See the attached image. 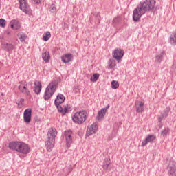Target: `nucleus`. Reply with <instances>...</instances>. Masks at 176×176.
Wrapping results in <instances>:
<instances>
[{"mask_svg": "<svg viewBox=\"0 0 176 176\" xmlns=\"http://www.w3.org/2000/svg\"><path fill=\"white\" fill-rule=\"evenodd\" d=\"M155 8V0H145L142 3L138 6L134 10L133 14V21H138L141 16L146 12L152 10Z\"/></svg>", "mask_w": 176, "mask_h": 176, "instance_id": "obj_1", "label": "nucleus"}, {"mask_svg": "<svg viewBox=\"0 0 176 176\" xmlns=\"http://www.w3.org/2000/svg\"><path fill=\"white\" fill-rule=\"evenodd\" d=\"M10 149L12 151H16L19 153H23V155H27L30 153L31 148L28 144L24 142H12L9 144Z\"/></svg>", "mask_w": 176, "mask_h": 176, "instance_id": "obj_2", "label": "nucleus"}, {"mask_svg": "<svg viewBox=\"0 0 176 176\" xmlns=\"http://www.w3.org/2000/svg\"><path fill=\"white\" fill-rule=\"evenodd\" d=\"M56 135H57V130L56 128H50L47 133V140L45 142V146L48 152H52L54 146V141H56Z\"/></svg>", "mask_w": 176, "mask_h": 176, "instance_id": "obj_3", "label": "nucleus"}, {"mask_svg": "<svg viewBox=\"0 0 176 176\" xmlns=\"http://www.w3.org/2000/svg\"><path fill=\"white\" fill-rule=\"evenodd\" d=\"M87 119V112L86 111L82 110L75 113V114L72 117V120L74 123L77 124H83L86 120Z\"/></svg>", "mask_w": 176, "mask_h": 176, "instance_id": "obj_4", "label": "nucleus"}, {"mask_svg": "<svg viewBox=\"0 0 176 176\" xmlns=\"http://www.w3.org/2000/svg\"><path fill=\"white\" fill-rule=\"evenodd\" d=\"M56 89H57V82L53 81L49 84L45 89V92L44 94V99L45 101L50 100V98L54 94V91H56Z\"/></svg>", "mask_w": 176, "mask_h": 176, "instance_id": "obj_5", "label": "nucleus"}, {"mask_svg": "<svg viewBox=\"0 0 176 176\" xmlns=\"http://www.w3.org/2000/svg\"><path fill=\"white\" fill-rule=\"evenodd\" d=\"M123 56H124V51L122 49H116L113 52V57L117 61H120L123 58Z\"/></svg>", "mask_w": 176, "mask_h": 176, "instance_id": "obj_6", "label": "nucleus"}, {"mask_svg": "<svg viewBox=\"0 0 176 176\" xmlns=\"http://www.w3.org/2000/svg\"><path fill=\"white\" fill-rule=\"evenodd\" d=\"M97 130H98V125L97 123H94L91 126L87 128L86 136L90 137V135L96 134V133H97Z\"/></svg>", "mask_w": 176, "mask_h": 176, "instance_id": "obj_7", "label": "nucleus"}, {"mask_svg": "<svg viewBox=\"0 0 176 176\" xmlns=\"http://www.w3.org/2000/svg\"><path fill=\"white\" fill-rule=\"evenodd\" d=\"M169 176H176V163L174 161H170L168 166Z\"/></svg>", "mask_w": 176, "mask_h": 176, "instance_id": "obj_8", "label": "nucleus"}, {"mask_svg": "<svg viewBox=\"0 0 176 176\" xmlns=\"http://www.w3.org/2000/svg\"><path fill=\"white\" fill-rule=\"evenodd\" d=\"M65 137L66 140V144L67 148L71 146V144H72V131L67 130L65 131Z\"/></svg>", "mask_w": 176, "mask_h": 176, "instance_id": "obj_9", "label": "nucleus"}, {"mask_svg": "<svg viewBox=\"0 0 176 176\" xmlns=\"http://www.w3.org/2000/svg\"><path fill=\"white\" fill-rule=\"evenodd\" d=\"M32 113V110L31 109H26L23 113V120L25 123L31 122V114Z\"/></svg>", "mask_w": 176, "mask_h": 176, "instance_id": "obj_10", "label": "nucleus"}, {"mask_svg": "<svg viewBox=\"0 0 176 176\" xmlns=\"http://www.w3.org/2000/svg\"><path fill=\"white\" fill-rule=\"evenodd\" d=\"M19 91L21 93H23V94L28 96L30 94V90L27 89V84L24 85V82L20 81L19 82V85L18 87Z\"/></svg>", "mask_w": 176, "mask_h": 176, "instance_id": "obj_11", "label": "nucleus"}, {"mask_svg": "<svg viewBox=\"0 0 176 176\" xmlns=\"http://www.w3.org/2000/svg\"><path fill=\"white\" fill-rule=\"evenodd\" d=\"M61 60L65 64H68V63H71V61H72V54L67 53V54H65V55H63L61 56Z\"/></svg>", "mask_w": 176, "mask_h": 176, "instance_id": "obj_12", "label": "nucleus"}, {"mask_svg": "<svg viewBox=\"0 0 176 176\" xmlns=\"http://www.w3.org/2000/svg\"><path fill=\"white\" fill-rule=\"evenodd\" d=\"M135 109H136V112L138 113H140L145 109V107L144 106V102L142 101H136L135 104Z\"/></svg>", "mask_w": 176, "mask_h": 176, "instance_id": "obj_13", "label": "nucleus"}, {"mask_svg": "<svg viewBox=\"0 0 176 176\" xmlns=\"http://www.w3.org/2000/svg\"><path fill=\"white\" fill-rule=\"evenodd\" d=\"M156 137L153 135H149L148 137L145 138V140L142 142L141 146H146L148 142H153Z\"/></svg>", "mask_w": 176, "mask_h": 176, "instance_id": "obj_14", "label": "nucleus"}, {"mask_svg": "<svg viewBox=\"0 0 176 176\" xmlns=\"http://www.w3.org/2000/svg\"><path fill=\"white\" fill-rule=\"evenodd\" d=\"M64 101H65V97L64 95L59 94L55 99L54 104L55 105H61Z\"/></svg>", "mask_w": 176, "mask_h": 176, "instance_id": "obj_15", "label": "nucleus"}, {"mask_svg": "<svg viewBox=\"0 0 176 176\" xmlns=\"http://www.w3.org/2000/svg\"><path fill=\"white\" fill-rule=\"evenodd\" d=\"M19 3V9L23 11L25 13V12L28 11V6H27V1L26 0H18Z\"/></svg>", "mask_w": 176, "mask_h": 176, "instance_id": "obj_16", "label": "nucleus"}, {"mask_svg": "<svg viewBox=\"0 0 176 176\" xmlns=\"http://www.w3.org/2000/svg\"><path fill=\"white\" fill-rule=\"evenodd\" d=\"M170 111H171V109L170 107H166L163 113H162L161 116L158 118V121L160 122L163 119H166L167 116H168V113H170Z\"/></svg>", "mask_w": 176, "mask_h": 176, "instance_id": "obj_17", "label": "nucleus"}, {"mask_svg": "<svg viewBox=\"0 0 176 176\" xmlns=\"http://www.w3.org/2000/svg\"><path fill=\"white\" fill-rule=\"evenodd\" d=\"M1 48H3L6 52H10V50H13L14 49V46L10 43H2Z\"/></svg>", "mask_w": 176, "mask_h": 176, "instance_id": "obj_18", "label": "nucleus"}, {"mask_svg": "<svg viewBox=\"0 0 176 176\" xmlns=\"http://www.w3.org/2000/svg\"><path fill=\"white\" fill-rule=\"evenodd\" d=\"M103 170L104 171H108L111 170V160L109 158H105L103 162Z\"/></svg>", "mask_w": 176, "mask_h": 176, "instance_id": "obj_19", "label": "nucleus"}, {"mask_svg": "<svg viewBox=\"0 0 176 176\" xmlns=\"http://www.w3.org/2000/svg\"><path fill=\"white\" fill-rule=\"evenodd\" d=\"M107 113V109H102L98 113V116L96 117L97 120H102Z\"/></svg>", "mask_w": 176, "mask_h": 176, "instance_id": "obj_20", "label": "nucleus"}, {"mask_svg": "<svg viewBox=\"0 0 176 176\" xmlns=\"http://www.w3.org/2000/svg\"><path fill=\"white\" fill-rule=\"evenodd\" d=\"M34 92L36 94H39L41 93V90H42V84H41V82L36 81L34 82Z\"/></svg>", "mask_w": 176, "mask_h": 176, "instance_id": "obj_21", "label": "nucleus"}, {"mask_svg": "<svg viewBox=\"0 0 176 176\" xmlns=\"http://www.w3.org/2000/svg\"><path fill=\"white\" fill-rule=\"evenodd\" d=\"M163 57H164V52L161 51L160 53L156 54L155 58V63H162Z\"/></svg>", "mask_w": 176, "mask_h": 176, "instance_id": "obj_22", "label": "nucleus"}, {"mask_svg": "<svg viewBox=\"0 0 176 176\" xmlns=\"http://www.w3.org/2000/svg\"><path fill=\"white\" fill-rule=\"evenodd\" d=\"M42 58L45 63H49V60H50V54L49 53V51H45L42 54Z\"/></svg>", "mask_w": 176, "mask_h": 176, "instance_id": "obj_23", "label": "nucleus"}, {"mask_svg": "<svg viewBox=\"0 0 176 176\" xmlns=\"http://www.w3.org/2000/svg\"><path fill=\"white\" fill-rule=\"evenodd\" d=\"M56 107L58 109V112H60V113H63V115H65V113L68 112V109L67 107H65V109H63V107H61V104L56 105Z\"/></svg>", "mask_w": 176, "mask_h": 176, "instance_id": "obj_24", "label": "nucleus"}, {"mask_svg": "<svg viewBox=\"0 0 176 176\" xmlns=\"http://www.w3.org/2000/svg\"><path fill=\"white\" fill-rule=\"evenodd\" d=\"M11 23H12L10 27L12 30H19V28H20V23L17 21H12Z\"/></svg>", "mask_w": 176, "mask_h": 176, "instance_id": "obj_25", "label": "nucleus"}, {"mask_svg": "<svg viewBox=\"0 0 176 176\" xmlns=\"http://www.w3.org/2000/svg\"><path fill=\"white\" fill-rule=\"evenodd\" d=\"M18 38L21 42H25V38H27V34L23 32H20L18 34Z\"/></svg>", "mask_w": 176, "mask_h": 176, "instance_id": "obj_26", "label": "nucleus"}, {"mask_svg": "<svg viewBox=\"0 0 176 176\" xmlns=\"http://www.w3.org/2000/svg\"><path fill=\"white\" fill-rule=\"evenodd\" d=\"M170 43L176 45V32H173L170 36Z\"/></svg>", "mask_w": 176, "mask_h": 176, "instance_id": "obj_27", "label": "nucleus"}, {"mask_svg": "<svg viewBox=\"0 0 176 176\" xmlns=\"http://www.w3.org/2000/svg\"><path fill=\"white\" fill-rule=\"evenodd\" d=\"M98 78H100V74L98 73H95L91 77V82H97V80H98Z\"/></svg>", "mask_w": 176, "mask_h": 176, "instance_id": "obj_28", "label": "nucleus"}, {"mask_svg": "<svg viewBox=\"0 0 176 176\" xmlns=\"http://www.w3.org/2000/svg\"><path fill=\"white\" fill-rule=\"evenodd\" d=\"M168 133H170V128H165L161 131V135H162V137H166Z\"/></svg>", "mask_w": 176, "mask_h": 176, "instance_id": "obj_29", "label": "nucleus"}, {"mask_svg": "<svg viewBox=\"0 0 176 176\" xmlns=\"http://www.w3.org/2000/svg\"><path fill=\"white\" fill-rule=\"evenodd\" d=\"M115 65H116V62L115 61V60L113 59H109V67L111 69H112V68H113V67H115Z\"/></svg>", "mask_w": 176, "mask_h": 176, "instance_id": "obj_30", "label": "nucleus"}, {"mask_svg": "<svg viewBox=\"0 0 176 176\" xmlns=\"http://www.w3.org/2000/svg\"><path fill=\"white\" fill-rule=\"evenodd\" d=\"M50 36H52L50 32H47L45 35L43 36V41H47L49 39H50Z\"/></svg>", "mask_w": 176, "mask_h": 176, "instance_id": "obj_31", "label": "nucleus"}, {"mask_svg": "<svg viewBox=\"0 0 176 176\" xmlns=\"http://www.w3.org/2000/svg\"><path fill=\"white\" fill-rule=\"evenodd\" d=\"M111 87L112 89H118L119 87V82L113 80L111 82Z\"/></svg>", "mask_w": 176, "mask_h": 176, "instance_id": "obj_32", "label": "nucleus"}, {"mask_svg": "<svg viewBox=\"0 0 176 176\" xmlns=\"http://www.w3.org/2000/svg\"><path fill=\"white\" fill-rule=\"evenodd\" d=\"M16 104L19 108H23L24 105V98H21L19 101H17Z\"/></svg>", "mask_w": 176, "mask_h": 176, "instance_id": "obj_33", "label": "nucleus"}, {"mask_svg": "<svg viewBox=\"0 0 176 176\" xmlns=\"http://www.w3.org/2000/svg\"><path fill=\"white\" fill-rule=\"evenodd\" d=\"M121 19L120 17H116L113 20V24L114 25H116L117 24H119L121 21Z\"/></svg>", "mask_w": 176, "mask_h": 176, "instance_id": "obj_34", "label": "nucleus"}, {"mask_svg": "<svg viewBox=\"0 0 176 176\" xmlns=\"http://www.w3.org/2000/svg\"><path fill=\"white\" fill-rule=\"evenodd\" d=\"M5 24H6V21L3 19H0V27H5Z\"/></svg>", "mask_w": 176, "mask_h": 176, "instance_id": "obj_35", "label": "nucleus"}, {"mask_svg": "<svg viewBox=\"0 0 176 176\" xmlns=\"http://www.w3.org/2000/svg\"><path fill=\"white\" fill-rule=\"evenodd\" d=\"M32 2L34 5H36L38 3H41V2H42V0H32Z\"/></svg>", "mask_w": 176, "mask_h": 176, "instance_id": "obj_36", "label": "nucleus"}, {"mask_svg": "<svg viewBox=\"0 0 176 176\" xmlns=\"http://www.w3.org/2000/svg\"><path fill=\"white\" fill-rule=\"evenodd\" d=\"M50 9L52 13H54V12H56V6H51Z\"/></svg>", "mask_w": 176, "mask_h": 176, "instance_id": "obj_37", "label": "nucleus"}, {"mask_svg": "<svg viewBox=\"0 0 176 176\" xmlns=\"http://www.w3.org/2000/svg\"><path fill=\"white\" fill-rule=\"evenodd\" d=\"M108 108H109V105H107V106L106 107V108H102V109H106V112H107V109H108Z\"/></svg>", "mask_w": 176, "mask_h": 176, "instance_id": "obj_38", "label": "nucleus"}, {"mask_svg": "<svg viewBox=\"0 0 176 176\" xmlns=\"http://www.w3.org/2000/svg\"><path fill=\"white\" fill-rule=\"evenodd\" d=\"M159 127H160V128L163 127V124H160L159 125Z\"/></svg>", "mask_w": 176, "mask_h": 176, "instance_id": "obj_39", "label": "nucleus"}]
</instances>
